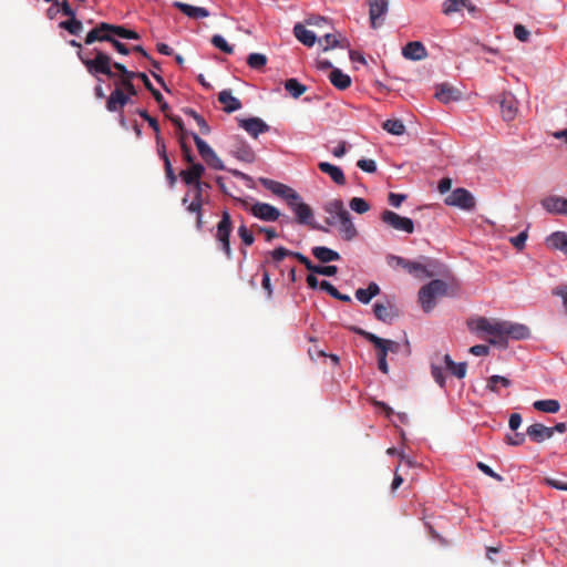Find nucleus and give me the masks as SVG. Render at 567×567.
Returning <instances> with one entry per match:
<instances>
[{
    "label": "nucleus",
    "instance_id": "nucleus-29",
    "mask_svg": "<svg viewBox=\"0 0 567 567\" xmlns=\"http://www.w3.org/2000/svg\"><path fill=\"white\" fill-rule=\"evenodd\" d=\"M319 169L327 174L337 185H344L346 177L343 171L329 162H320L318 164Z\"/></svg>",
    "mask_w": 567,
    "mask_h": 567
},
{
    "label": "nucleus",
    "instance_id": "nucleus-26",
    "mask_svg": "<svg viewBox=\"0 0 567 567\" xmlns=\"http://www.w3.org/2000/svg\"><path fill=\"white\" fill-rule=\"evenodd\" d=\"M513 384L512 380L504 377L494 374L491 375L486 381V390L495 393L496 395L502 396L503 395V389H508Z\"/></svg>",
    "mask_w": 567,
    "mask_h": 567
},
{
    "label": "nucleus",
    "instance_id": "nucleus-56",
    "mask_svg": "<svg viewBox=\"0 0 567 567\" xmlns=\"http://www.w3.org/2000/svg\"><path fill=\"white\" fill-rule=\"evenodd\" d=\"M544 482L546 485H548L555 489L567 492V482L564 480L555 478V477H546L544 480Z\"/></svg>",
    "mask_w": 567,
    "mask_h": 567
},
{
    "label": "nucleus",
    "instance_id": "nucleus-10",
    "mask_svg": "<svg viewBox=\"0 0 567 567\" xmlns=\"http://www.w3.org/2000/svg\"><path fill=\"white\" fill-rule=\"evenodd\" d=\"M358 333L361 334L367 341L371 342L379 350L378 354L384 353L386 357L389 352L396 353L400 350V344L393 340L380 338L377 334L364 331L362 329H359Z\"/></svg>",
    "mask_w": 567,
    "mask_h": 567
},
{
    "label": "nucleus",
    "instance_id": "nucleus-23",
    "mask_svg": "<svg viewBox=\"0 0 567 567\" xmlns=\"http://www.w3.org/2000/svg\"><path fill=\"white\" fill-rule=\"evenodd\" d=\"M338 224L339 234L343 240L351 241L358 236V230L352 223V218L349 212L341 216V218L338 220Z\"/></svg>",
    "mask_w": 567,
    "mask_h": 567
},
{
    "label": "nucleus",
    "instance_id": "nucleus-55",
    "mask_svg": "<svg viewBox=\"0 0 567 567\" xmlns=\"http://www.w3.org/2000/svg\"><path fill=\"white\" fill-rule=\"evenodd\" d=\"M357 166L365 173L377 172V163L374 159L361 158L357 162Z\"/></svg>",
    "mask_w": 567,
    "mask_h": 567
},
{
    "label": "nucleus",
    "instance_id": "nucleus-52",
    "mask_svg": "<svg viewBox=\"0 0 567 567\" xmlns=\"http://www.w3.org/2000/svg\"><path fill=\"white\" fill-rule=\"evenodd\" d=\"M237 233L246 246H251L254 244L255 237L244 223L238 227Z\"/></svg>",
    "mask_w": 567,
    "mask_h": 567
},
{
    "label": "nucleus",
    "instance_id": "nucleus-27",
    "mask_svg": "<svg viewBox=\"0 0 567 567\" xmlns=\"http://www.w3.org/2000/svg\"><path fill=\"white\" fill-rule=\"evenodd\" d=\"M218 101L223 104V111L228 114L240 110L243 106L239 99L234 96L230 90L219 92Z\"/></svg>",
    "mask_w": 567,
    "mask_h": 567
},
{
    "label": "nucleus",
    "instance_id": "nucleus-46",
    "mask_svg": "<svg viewBox=\"0 0 567 567\" xmlns=\"http://www.w3.org/2000/svg\"><path fill=\"white\" fill-rule=\"evenodd\" d=\"M267 63V56L262 53H250L247 58V64L254 70L262 69Z\"/></svg>",
    "mask_w": 567,
    "mask_h": 567
},
{
    "label": "nucleus",
    "instance_id": "nucleus-11",
    "mask_svg": "<svg viewBox=\"0 0 567 567\" xmlns=\"http://www.w3.org/2000/svg\"><path fill=\"white\" fill-rule=\"evenodd\" d=\"M369 6V17L373 29L383 24L384 18L389 11V0H367Z\"/></svg>",
    "mask_w": 567,
    "mask_h": 567
},
{
    "label": "nucleus",
    "instance_id": "nucleus-7",
    "mask_svg": "<svg viewBox=\"0 0 567 567\" xmlns=\"http://www.w3.org/2000/svg\"><path fill=\"white\" fill-rule=\"evenodd\" d=\"M447 206L458 207L463 210H473L475 208V198L472 193L465 188H455L444 199Z\"/></svg>",
    "mask_w": 567,
    "mask_h": 567
},
{
    "label": "nucleus",
    "instance_id": "nucleus-51",
    "mask_svg": "<svg viewBox=\"0 0 567 567\" xmlns=\"http://www.w3.org/2000/svg\"><path fill=\"white\" fill-rule=\"evenodd\" d=\"M204 161L213 169H216V171L227 169V167L224 165V162L220 159V157L216 154L215 151L210 155H208L207 158H205Z\"/></svg>",
    "mask_w": 567,
    "mask_h": 567
},
{
    "label": "nucleus",
    "instance_id": "nucleus-39",
    "mask_svg": "<svg viewBox=\"0 0 567 567\" xmlns=\"http://www.w3.org/2000/svg\"><path fill=\"white\" fill-rule=\"evenodd\" d=\"M534 409L545 413H557L560 409V403L557 400H538L533 403Z\"/></svg>",
    "mask_w": 567,
    "mask_h": 567
},
{
    "label": "nucleus",
    "instance_id": "nucleus-36",
    "mask_svg": "<svg viewBox=\"0 0 567 567\" xmlns=\"http://www.w3.org/2000/svg\"><path fill=\"white\" fill-rule=\"evenodd\" d=\"M329 80L332 83L334 87L338 90H346L351 85V78L350 75L343 73L340 69L333 68Z\"/></svg>",
    "mask_w": 567,
    "mask_h": 567
},
{
    "label": "nucleus",
    "instance_id": "nucleus-53",
    "mask_svg": "<svg viewBox=\"0 0 567 567\" xmlns=\"http://www.w3.org/2000/svg\"><path fill=\"white\" fill-rule=\"evenodd\" d=\"M431 374H432L434 381L441 388H445L446 380H445V377H444V373H443V369H442L441 365L432 363L431 364Z\"/></svg>",
    "mask_w": 567,
    "mask_h": 567
},
{
    "label": "nucleus",
    "instance_id": "nucleus-31",
    "mask_svg": "<svg viewBox=\"0 0 567 567\" xmlns=\"http://www.w3.org/2000/svg\"><path fill=\"white\" fill-rule=\"evenodd\" d=\"M293 34L303 45H307V47L315 45V43L317 41L316 33L313 31L307 29L301 23H297L293 27Z\"/></svg>",
    "mask_w": 567,
    "mask_h": 567
},
{
    "label": "nucleus",
    "instance_id": "nucleus-33",
    "mask_svg": "<svg viewBox=\"0 0 567 567\" xmlns=\"http://www.w3.org/2000/svg\"><path fill=\"white\" fill-rule=\"evenodd\" d=\"M445 369L457 379H463L466 375L467 364L466 362H454L450 354L443 357Z\"/></svg>",
    "mask_w": 567,
    "mask_h": 567
},
{
    "label": "nucleus",
    "instance_id": "nucleus-25",
    "mask_svg": "<svg viewBox=\"0 0 567 567\" xmlns=\"http://www.w3.org/2000/svg\"><path fill=\"white\" fill-rule=\"evenodd\" d=\"M526 435L530 441L542 443L553 437V431H550L549 426H545L542 423H534L527 427Z\"/></svg>",
    "mask_w": 567,
    "mask_h": 567
},
{
    "label": "nucleus",
    "instance_id": "nucleus-12",
    "mask_svg": "<svg viewBox=\"0 0 567 567\" xmlns=\"http://www.w3.org/2000/svg\"><path fill=\"white\" fill-rule=\"evenodd\" d=\"M249 213L262 221H276L280 217V212L268 203L256 202L249 208Z\"/></svg>",
    "mask_w": 567,
    "mask_h": 567
},
{
    "label": "nucleus",
    "instance_id": "nucleus-62",
    "mask_svg": "<svg viewBox=\"0 0 567 567\" xmlns=\"http://www.w3.org/2000/svg\"><path fill=\"white\" fill-rule=\"evenodd\" d=\"M526 434L516 432L514 435H507L506 442L509 445L518 446L525 442Z\"/></svg>",
    "mask_w": 567,
    "mask_h": 567
},
{
    "label": "nucleus",
    "instance_id": "nucleus-59",
    "mask_svg": "<svg viewBox=\"0 0 567 567\" xmlns=\"http://www.w3.org/2000/svg\"><path fill=\"white\" fill-rule=\"evenodd\" d=\"M514 35L522 42H527L530 37V32L522 24L514 27Z\"/></svg>",
    "mask_w": 567,
    "mask_h": 567
},
{
    "label": "nucleus",
    "instance_id": "nucleus-28",
    "mask_svg": "<svg viewBox=\"0 0 567 567\" xmlns=\"http://www.w3.org/2000/svg\"><path fill=\"white\" fill-rule=\"evenodd\" d=\"M311 254L316 259H318L322 264H329L331 261H338L341 259V256L338 251L326 246L312 247Z\"/></svg>",
    "mask_w": 567,
    "mask_h": 567
},
{
    "label": "nucleus",
    "instance_id": "nucleus-58",
    "mask_svg": "<svg viewBox=\"0 0 567 567\" xmlns=\"http://www.w3.org/2000/svg\"><path fill=\"white\" fill-rule=\"evenodd\" d=\"M527 237V230H523L517 236L512 237L509 241L516 249L522 250L525 247Z\"/></svg>",
    "mask_w": 567,
    "mask_h": 567
},
{
    "label": "nucleus",
    "instance_id": "nucleus-4",
    "mask_svg": "<svg viewBox=\"0 0 567 567\" xmlns=\"http://www.w3.org/2000/svg\"><path fill=\"white\" fill-rule=\"evenodd\" d=\"M449 286L442 279H433L419 290V302L424 312H431L436 306V298L447 293Z\"/></svg>",
    "mask_w": 567,
    "mask_h": 567
},
{
    "label": "nucleus",
    "instance_id": "nucleus-50",
    "mask_svg": "<svg viewBox=\"0 0 567 567\" xmlns=\"http://www.w3.org/2000/svg\"><path fill=\"white\" fill-rule=\"evenodd\" d=\"M467 0H445L443 2V13L450 16L461 10V6L466 3Z\"/></svg>",
    "mask_w": 567,
    "mask_h": 567
},
{
    "label": "nucleus",
    "instance_id": "nucleus-18",
    "mask_svg": "<svg viewBox=\"0 0 567 567\" xmlns=\"http://www.w3.org/2000/svg\"><path fill=\"white\" fill-rule=\"evenodd\" d=\"M128 102V95L120 86H116L110 94L105 106L109 112H122Z\"/></svg>",
    "mask_w": 567,
    "mask_h": 567
},
{
    "label": "nucleus",
    "instance_id": "nucleus-24",
    "mask_svg": "<svg viewBox=\"0 0 567 567\" xmlns=\"http://www.w3.org/2000/svg\"><path fill=\"white\" fill-rule=\"evenodd\" d=\"M402 55L411 61H420L426 58L427 52L420 41H412L403 47Z\"/></svg>",
    "mask_w": 567,
    "mask_h": 567
},
{
    "label": "nucleus",
    "instance_id": "nucleus-6",
    "mask_svg": "<svg viewBox=\"0 0 567 567\" xmlns=\"http://www.w3.org/2000/svg\"><path fill=\"white\" fill-rule=\"evenodd\" d=\"M289 208L293 212L296 216V221L300 225H307L312 229L320 230L323 233H329V229L315 220L313 212L309 205H307L301 196L299 195L298 200H292L289 205Z\"/></svg>",
    "mask_w": 567,
    "mask_h": 567
},
{
    "label": "nucleus",
    "instance_id": "nucleus-45",
    "mask_svg": "<svg viewBox=\"0 0 567 567\" xmlns=\"http://www.w3.org/2000/svg\"><path fill=\"white\" fill-rule=\"evenodd\" d=\"M112 32L114 37H118L122 39L138 40L141 38L136 31L126 29L122 25L112 24Z\"/></svg>",
    "mask_w": 567,
    "mask_h": 567
},
{
    "label": "nucleus",
    "instance_id": "nucleus-15",
    "mask_svg": "<svg viewBox=\"0 0 567 567\" xmlns=\"http://www.w3.org/2000/svg\"><path fill=\"white\" fill-rule=\"evenodd\" d=\"M238 125L254 138L270 130V126L260 117L240 118Z\"/></svg>",
    "mask_w": 567,
    "mask_h": 567
},
{
    "label": "nucleus",
    "instance_id": "nucleus-14",
    "mask_svg": "<svg viewBox=\"0 0 567 567\" xmlns=\"http://www.w3.org/2000/svg\"><path fill=\"white\" fill-rule=\"evenodd\" d=\"M229 153L233 157L244 163H254L256 159V154L251 146L240 138L235 140Z\"/></svg>",
    "mask_w": 567,
    "mask_h": 567
},
{
    "label": "nucleus",
    "instance_id": "nucleus-8",
    "mask_svg": "<svg viewBox=\"0 0 567 567\" xmlns=\"http://www.w3.org/2000/svg\"><path fill=\"white\" fill-rule=\"evenodd\" d=\"M259 183L276 196L285 199L288 205L292 200L299 199V193L286 184L266 177H260Z\"/></svg>",
    "mask_w": 567,
    "mask_h": 567
},
{
    "label": "nucleus",
    "instance_id": "nucleus-1",
    "mask_svg": "<svg viewBox=\"0 0 567 567\" xmlns=\"http://www.w3.org/2000/svg\"><path fill=\"white\" fill-rule=\"evenodd\" d=\"M473 330L489 336L488 343L505 349L508 340H526L530 337L529 328L524 323L512 322L507 320L491 321L486 318H478Z\"/></svg>",
    "mask_w": 567,
    "mask_h": 567
},
{
    "label": "nucleus",
    "instance_id": "nucleus-21",
    "mask_svg": "<svg viewBox=\"0 0 567 567\" xmlns=\"http://www.w3.org/2000/svg\"><path fill=\"white\" fill-rule=\"evenodd\" d=\"M540 205L549 214L567 215V199L551 195L542 199Z\"/></svg>",
    "mask_w": 567,
    "mask_h": 567
},
{
    "label": "nucleus",
    "instance_id": "nucleus-44",
    "mask_svg": "<svg viewBox=\"0 0 567 567\" xmlns=\"http://www.w3.org/2000/svg\"><path fill=\"white\" fill-rule=\"evenodd\" d=\"M268 255L270 256L271 260L275 262V264H278L284 258L286 257H293L296 258V255H302L301 252L299 251H291V250H288L286 249L285 247L280 246L271 251L268 252Z\"/></svg>",
    "mask_w": 567,
    "mask_h": 567
},
{
    "label": "nucleus",
    "instance_id": "nucleus-57",
    "mask_svg": "<svg viewBox=\"0 0 567 567\" xmlns=\"http://www.w3.org/2000/svg\"><path fill=\"white\" fill-rule=\"evenodd\" d=\"M477 468L483 472L485 475L496 480L497 482H503V476L497 474L496 472L493 471V468L491 466H488L487 464L483 463V462H478L477 463Z\"/></svg>",
    "mask_w": 567,
    "mask_h": 567
},
{
    "label": "nucleus",
    "instance_id": "nucleus-17",
    "mask_svg": "<svg viewBox=\"0 0 567 567\" xmlns=\"http://www.w3.org/2000/svg\"><path fill=\"white\" fill-rule=\"evenodd\" d=\"M296 259L302 264L309 271L316 275L332 277L338 272V267L334 265H315L305 255H296Z\"/></svg>",
    "mask_w": 567,
    "mask_h": 567
},
{
    "label": "nucleus",
    "instance_id": "nucleus-32",
    "mask_svg": "<svg viewBox=\"0 0 567 567\" xmlns=\"http://www.w3.org/2000/svg\"><path fill=\"white\" fill-rule=\"evenodd\" d=\"M179 12L194 20H200L209 17V11L206 8L183 2H179Z\"/></svg>",
    "mask_w": 567,
    "mask_h": 567
},
{
    "label": "nucleus",
    "instance_id": "nucleus-5",
    "mask_svg": "<svg viewBox=\"0 0 567 567\" xmlns=\"http://www.w3.org/2000/svg\"><path fill=\"white\" fill-rule=\"evenodd\" d=\"M233 230V221L228 210H224L221 218L216 226L215 239L219 244L220 250L226 255L227 259L233 258V251L230 248V234Z\"/></svg>",
    "mask_w": 567,
    "mask_h": 567
},
{
    "label": "nucleus",
    "instance_id": "nucleus-9",
    "mask_svg": "<svg viewBox=\"0 0 567 567\" xmlns=\"http://www.w3.org/2000/svg\"><path fill=\"white\" fill-rule=\"evenodd\" d=\"M381 220L395 230L406 234H412L414 231V221L411 218L400 216L392 210H384L381 215Z\"/></svg>",
    "mask_w": 567,
    "mask_h": 567
},
{
    "label": "nucleus",
    "instance_id": "nucleus-54",
    "mask_svg": "<svg viewBox=\"0 0 567 567\" xmlns=\"http://www.w3.org/2000/svg\"><path fill=\"white\" fill-rule=\"evenodd\" d=\"M551 295L561 299V306L567 316V285H559L551 290Z\"/></svg>",
    "mask_w": 567,
    "mask_h": 567
},
{
    "label": "nucleus",
    "instance_id": "nucleus-30",
    "mask_svg": "<svg viewBox=\"0 0 567 567\" xmlns=\"http://www.w3.org/2000/svg\"><path fill=\"white\" fill-rule=\"evenodd\" d=\"M373 313L375 318L384 323H391L396 316L390 303L375 302L373 305Z\"/></svg>",
    "mask_w": 567,
    "mask_h": 567
},
{
    "label": "nucleus",
    "instance_id": "nucleus-47",
    "mask_svg": "<svg viewBox=\"0 0 567 567\" xmlns=\"http://www.w3.org/2000/svg\"><path fill=\"white\" fill-rule=\"evenodd\" d=\"M212 44L224 53L231 54L234 52V47L228 44L226 39L220 34H214L212 37Z\"/></svg>",
    "mask_w": 567,
    "mask_h": 567
},
{
    "label": "nucleus",
    "instance_id": "nucleus-48",
    "mask_svg": "<svg viewBox=\"0 0 567 567\" xmlns=\"http://www.w3.org/2000/svg\"><path fill=\"white\" fill-rule=\"evenodd\" d=\"M349 206L353 212L358 214H364L370 209L369 203L361 197H353L349 202Z\"/></svg>",
    "mask_w": 567,
    "mask_h": 567
},
{
    "label": "nucleus",
    "instance_id": "nucleus-64",
    "mask_svg": "<svg viewBox=\"0 0 567 567\" xmlns=\"http://www.w3.org/2000/svg\"><path fill=\"white\" fill-rule=\"evenodd\" d=\"M522 424V415L519 413H512L508 420V426L512 431H516Z\"/></svg>",
    "mask_w": 567,
    "mask_h": 567
},
{
    "label": "nucleus",
    "instance_id": "nucleus-37",
    "mask_svg": "<svg viewBox=\"0 0 567 567\" xmlns=\"http://www.w3.org/2000/svg\"><path fill=\"white\" fill-rule=\"evenodd\" d=\"M156 141H157V146H158V154L162 157V159L164 161V169H165L166 178L169 182V186L173 187L174 184H175V181H176V176L174 174V169H173L171 159H169V157H168V155L166 153L165 145L164 144L159 145V137L158 136H157Z\"/></svg>",
    "mask_w": 567,
    "mask_h": 567
},
{
    "label": "nucleus",
    "instance_id": "nucleus-16",
    "mask_svg": "<svg viewBox=\"0 0 567 567\" xmlns=\"http://www.w3.org/2000/svg\"><path fill=\"white\" fill-rule=\"evenodd\" d=\"M499 107L503 118L508 122L515 118L518 111V102L512 93L505 92L499 97Z\"/></svg>",
    "mask_w": 567,
    "mask_h": 567
},
{
    "label": "nucleus",
    "instance_id": "nucleus-63",
    "mask_svg": "<svg viewBox=\"0 0 567 567\" xmlns=\"http://www.w3.org/2000/svg\"><path fill=\"white\" fill-rule=\"evenodd\" d=\"M107 42H110L118 53L123 55H127L130 53V50L126 47V44L120 42L117 39H115L114 35H111V40H109Z\"/></svg>",
    "mask_w": 567,
    "mask_h": 567
},
{
    "label": "nucleus",
    "instance_id": "nucleus-49",
    "mask_svg": "<svg viewBox=\"0 0 567 567\" xmlns=\"http://www.w3.org/2000/svg\"><path fill=\"white\" fill-rule=\"evenodd\" d=\"M319 42L322 45L323 51L343 47L342 43L338 40L337 35L331 33H327Z\"/></svg>",
    "mask_w": 567,
    "mask_h": 567
},
{
    "label": "nucleus",
    "instance_id": "nucleus-43",
    "mask_svg": "<svg viewBox=\"0 0 567 567\" xmlns=\"http://www.w3.org/2000/svg\"><path fill=\"white\" fill-rule=\"evenodd\" d=\"M190 135L202 158H207V156L210 155L214 150L197 133L192 132Z\"/></svg>",
    "mask_w": 567,
    "mask_h": 567
},
{
    "label": "nucleus",
    "instance_id": "nucleus-3",
    "mask_svg": "<svg viewBox=\"0 0 567 567\" xmlns=\"http://www.w3.org/2000/svg\"><path fill=\"white\" fill-rule=\"evenodd\" d=\"M69 44L79 49L78 56L91 75L95 76L97 74H103L111 79L115 78V73L111 71V56L109 54L95 48L92 50L94 59H89L83 55L80 42L71 40L69 41Z\"/></svg>",
    "mask_w": 567,
    "mask_h": 567
},
{
    "label": "nucleus",
    "instance_id": "nucleus-19",
    "mask_svg": "<svg viewBox=\"0 0 567 567\" xmlns=\"http://www.w3.org/2000/svg\"><path fill=\"white\" fill-rule=\"evenodd\" d=\"M323 210L329 215V217L326 218V223L329 226H336L341 216L344 213H348L341 199H332L328 202L323 206Z\"/></svg>",
    "mask_w": 567,
    "mask_h": 567
},
{
    "label": "nucleus",
    "instance_id": "nucleus-42",
    "mask_svg": "<svg viewBox=\"0 0 567 567\" xmlns=\"http://www.w3.org/2000/svg\"><path fill=\"white\" fill-rule=\"evenodd\" d=\"M383 128L388 133H390L392 135H396V136L403 135L405 133V125L403 124V122L401 120H398V118L386 120L383 123Z\"/></svg>",
    "mask_w": 567,
    "mask_h": 567
},
{
    "label": "nucleus",
    "instance_id": "nucleus-2",
    "mask_svg": "<svg viewBox=\"0 0 567 567\" xmlns=\"http://www.w3.org/2000/svg\"><path fill=\"white\" fill-rule=\"evenodd\" d=\"M179 152L184 156L185 161L189 163V167L186 171H179V177H182L187 185H192L194 187V197L187 206V210L196 214V228L197 230H202V190L204 186L209 187L208 184L200 182V177L205 168L199 162H194V156L192 155L189 147H187L181 140Z\"/></svg>",
    "mask_w": 567,
    "mask_h": 567
},
{
    "label": "nucleus",
    "instance_id": "nucleus-34",
    "mask_svg": "<svg viewBox=\"0 0 567 567\" xmlns=\"http://www.w3.org/2000/svg\"><path fill=\"white\" fill-rule=\"evenodd\" d=\"M546 244L553 249H557L567 255V233L554 231L546 238Z\"/></svg>",
    "mask_w": 567,
    "mask_h": 567
},
{
    "label": "nucleus",
    "instance_id": "nucleus-61",
    "mask_svg": "<svg viewBox=\"0 0 567 567\" xmlns=\"http://www.w3.org/2000/svg\"><path fill=\"white\" fill-rule=\"evenodd\" d=\"M406 199L405 194L390 193L388 200L392 207L399 208L401 204Z\"/></svg>",
    "mask_w": 567,
    "mask_h": 567
},
{
    "label": "nucleus",
    "instance_id": "nucleus-60",
    "mask_svg": "<svg viewBox=\"0 0 567 567\" xmlns=\"http://www.w3.org/2000/svg\"><path fill=\"white\" fill-rule=\"evenodd\" d=\"M386 262L391 267H401L404 269V267L408 262V259H405L401 256H396V255H388Z\"/></svg>",
    "mask_w": 567,
    "mask_h": 567
},
{
    "label": "nucleus",
    "instance_id": "nucleus-13",
    "mask_svg": "<svg viewBox=\"0 0 567 567\" xmlns=\"http://www.w3.org/2000/svg\"><path fill=\"white\" fill-rule=\"evenodd\" d=\"M423 259L426 260V264L408 259L404 270L419 279L433 277L435 272L432 269H430V267H432L435 264V261L425 257H423Z\"/></svg>",
    "mask_w": 567,
    "mask_h": 567
},
{
    "label": "nucleus",
    "instance_id": "nucleus-22",
    "mask_svg": "<svg viewBox=\"0 0 567 567\" xmlns=\"http://www.w3.org/2000/svg\"><path fill=\"white\" fill-rule=\"evenodd\" d=\"M434 95L440 102L444 104L458 101L462 97L461 91L450 85L449 83H441L436 85Z\"/></svg>",
    "mask_w": 567,
    "mask_h": 567
},
{
    "label": "nucleus",
    "instance_id": "nucleus-38",
    "mask_svg": "<svg viewBox=\"0 0 567 567\" xmlns=\"http://www.w3.org/2000/svg\"><path fill=\"white\" fill-rule=\"evenodd\" d=\"M285 90L293 97H300L306 91L307 86L299 82L296 78H290L285 81Z\"/></svg>",
    "mask_w": 567,
    "mask_h": 567
},
{
    "label": "nucleus",
    "instance_id": "nucleus-41",
    "mask_svg": "<svg viewBox=\"0 0 567 567\" xmlns=\"http://www.w3.org/2000/svg\"><path fill=\"white\" fill-rule=\"evenodd\" d=\"M112 66L120 73L118 82H116V84H121V81L133 82L135 78H138L140 72L128 71L126 66L120 62L111 61V68Z\"/></svg>",
    "mask_w": 567,
    "mask_h": 567
},
{
    "label": "nucleus",
    "instance_id": "nucleus-40",
    "mask_svg": "<svg viewBox=\"0 0 567 567\" xmlns=\"http://www.w3.org/2000/svg\"><path fill=\"white\" fill-rule=\"evenodd\" d=\"M59 27L63 30H66L72 35H79L83 31V23L80 20H78L75 16L73 18H69L65 21L60 22Z\"/></svg>",
    "mask_w": 567,
    "mask_h": 567
},
{
    "label": "nucleus",
    "instance_id": "nucleus-35",
    "mask_svg": "<svg viewBox=\"0 0 567 567\" xmlns=\"http://www.w3.org/2000/svg\"><path fill=\"white\" fill-rule=\"evenodd\" d=\"M380 293V287L377 282L371 281L367 288H359L355 291V298L358 301L367 305L372 298Z\"/></svg>",
    "mask_w": 567,
    "mask_h": 567
},
{
    "label": "nucleus",
    "instance_id": "nucleus-20",
    "mask_svg": "<svg viewBox=\"0 0 567 567\" xmlns=\"http://www.w3.org/2000/svg\"><path fill=\"white\" fill-rule=\"evenodd\" d=\"M112 24L106 22L99 23L95 28H93L85 37V44H92L95 41H109L111 40Z\"/></svg>",
    "mask_w": 567,
    "mask_h": 567
}]
</instances>
